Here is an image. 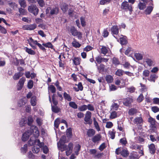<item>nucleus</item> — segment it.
<instances>
[{"label": "nucleus", "mask_w": 159, "mask_h": 159, "mask_svg": "<svg viewBox=\"0 0 159 159\" xmlns=\"http://www.w3.org/2000/svg\"><path fill=\"white\" fill-rule=\"evenodd\" d=\"M39 135V130H28L23 134L22 139L23 141H25L27 140L30 137V139L28 141V143L30 145H34L35 142H36L39 146H41L43 145V143H41L39 139H37Z\"/></svg>", "instance_id": "f257e3e1"}, {"label": "nucleus", "mask_w": 159, "mask_h": 159, "mask_svg": "<svg viewBox=\"0 0 159 159\" xmlns=\"http://www.w3.org/2000/svg\"><path fill=\"white\" fill-rule=\"evenodd\" d=\"M55 133L57 138L60 136H61L60 141L57 143V146L59 150L61 151L66 150V154L69 156L72 152L73 148V144L72 143H70L67 146L64 143L66 142V137L64 136L63 133H61L60 130H55Z\"/></svg>", "instance_id": "f03ea898"}, {"label": "nucleus", "mask_w": 159, "mask_h": 159, "mask_svg": "<svg viewBox=\"0 0 159 159\" xmlns=\"http://www.w3.org/2000/svg\"><path fill=\"white\" fill-rule=\"evenodd\" d=\"M115 153L117 155L120 154L124 157L128 156L129 154V153L126 149L121 147L117 148L116 150Z\"/></svg>", "instance_id": "7ed1b4c3"}, {"label": "nucleus", "mask_w": 159, "mask_h": 159, "mask_svg": "<svg viewBox=\"0 0 159 159\" xmlns=\"http://www.w3.org/2000/svg\"><path fill=\"white\" fill-rule=\"evenodd\" d=\"M121 8L126 11H129L130 12V14L132 11V5L131 4L129 5L128 2L127 1H124L122 3Z\"/></svg>", "instance_id": "20e7f679"}, {"label": "nucleus", "mask_w": 159, "mask_h": 159, "mask_svg": "<svg viewBox=\"0 0 159 159\" xmlns=\"http://www.w3.org/2000/svg\"><path fill=\"white\" fill-rule=\"evenodd\" d=\"M28 10L29 12L36 16L38 13L39 9L35 5L32 4L28 7Z\"/></svg>", "instance_id": "39448f33"}, {"label": "nucleus", "mask_w": 159, "mask_h": 159, "mask_svg": "<svg viewBox=\"0 0 159 159\" xmlns=\"http://www.w3.org/2000/svg\"><path fill=\"white\" fill-rule=\"evenodd\" d=\"M91 113L89 111H87L85 114V117L84 118V123L85 124H88L90 125L92 123L93 121L91 119Z\"/></svg>", "instance_id": "423d86ee"}, {"label": "nucleus", "mask_w": 159, "mask_h": 159, "mask_svg": "<svg viewBox=\"0 0 159 159\" xmlns=\"http://www.w3.org/2000/svg\"><path fill=\"white\" fill-rule=\"evenodd\" d=\"M144 62L146 63L148 66L151 67L154 65V60L150 58L144 57L143 59Z\"/></svg>", "instance_id": "0eeeda50"}, {"label": "nucleus", "mask_w": 159, "mask_h": 159, "mask_svg": "<svg viewBox=\"0 0 159 159\" xmlns=\"http://www.w3.org/2000/svg\"><path fill=\"white\" fill-rule=\"evenodd\" d=\"M111 34L118 41V38L117 37H116L114 35H117L119 33V29L116 25L113 26L111 29Z\"/></svg>", "instance_id": "6e6552de"}, {"label": "nucleus", "mask_w": 159, "mask_h": 159, "mask_svg": "<svg viewBox=\"0 0 159 159\" xmlns=\"http://www.w3.org/2000/svg\"><path fill=\"white\" fill-rule=\"evenodd\" d=\"M25 80V78L24 77H22L20 79L17 84V89L18 90H20L22 88Z\"/></svg>", "instance_id": "1a4fd4ad"}, {"label": "nucleus", "mask_w": 159, "mask_h": 159, "mask_svg": "<svg viewBox=\"0 0 159 159\" xmlns=\"http://www.w3.org/2000/svg\"><path fill=\"white\" fill-rule=\"evenodd\" d=\"M132 102V99L129 97H127L123 99V104L126 106H129Z\"/></svg>", "instance_id": "9d476101"}, {"label": "nucleus", "mask_w": 159, "mask_h": 159, "mask_svg": "<svg viewBox=\"0 0 159 159\" xmlns=\"http://www.w3.org/2000/svg\"><path fill=\"white\" fill-rule=\"evenodd\" d=\"M133 122L134 124L141 125L143 123V120L141 117H138L134 120Z\"/></svg>", "instance_id": "9b49d317"}, {"label": "nucleus", "mask_w": 159, "mask_h": 159, "mask_svg": "<svg viewBox=\"0 0 159 159\" xmlns=\"http://www.w3.org/2000/svg\"><path fill=\"white\" fill-rule=\"evenodd\" d=\"M34 121V120L33 117L31 116H29L28 117L27 124L30 126H31L30 129H34L33 128L34 127V129L36 128L35 126L32 125Z\"/></svg>", "instance_id": "f8f14e48"}, {"label": "nucleus", "mask_w": 159, "mask_h": 159, "mask_svg": "<svg viewBox=\"0 0 159 159\" xmlns=\"http://www.w3.org/2000/svg\"><path fill=\"white\" fill-rule=\"evenodd\" d=\"M89 152L90 154L94 155L95 157L96 158H99L102 155L101 153H98L96 154L97 151L95 149H90Z\"/></svg>", "instance_id": "ddd939ff"}, {"label": "nucleus", "mask_w": 159, "mask_h": 159, "mask_svg": "<svg viewBox=\"0 0 159 159\" xmlns=\"http://www.w3.org/2000/svg\"><path fill=\"white\" fill-rule=\"evenodd\" d=\"M43 143V145L41 146H39L37 144V143L36 142H35L34 144H35L36 145V146H34L32 149V150L33 152L37 153L39 152L40 151V148L43 147L44 145V143Z\"/></svg>", "instance_id": "4468645a"}, {"label": "nucleus", "mask_w": 159, "mask_h": 159, "mask_svg": "<svg viewBox=\"0 0 159 159\" xmlns=\"http://www.w3.org/2000/svg\"><path fill=\"white\" fill-rule=\"evenodd\" d=\"M72 60L73 64L75 66H77L80 64L81 59L80 57H74Z\"/></svg>", "instance_id": "2eb2a0df"}, {"label": "nucleus", "mask_w": 159, "mask_h": 159, "mask_svg": "<svg viewBox=\"0 0 159 159\" xmlns=\"http://www.w3.org/2000/svg\"><path fill=\"white\" fill-rule=\"evenodd\" d=\"M119 115V113L118 112L113 111L111 113L110 118L111 119H113L117 117Z\"/></svg>", "instance_id": "dca6fc26"}, {"label": "nucleus", "mask_w": 159, "mask_h": 159, "mask_svg": "<svg viewBox=\"0 0 159 159\" xmlns=\"http://www.w3.org/2000/svg\"><path fill=\"white\" fill-rule=\"evenodd\" d=\"M148 122L151 124V126L152 128H155L156 120L155 119L151 116L148 118Z\"/></svg>", "instance_id": "f3484780"}, {"label": "nucleus", "mask_w": 159, "mask_h": 159, "mask_svg": "<svg viewBox=\"0 0 159 159\" xmlns=\"http://www.w3.org/2000/svg\"><path fill=\"white\" fill-rule=\"evenodd\" d=\"M119 107V104L113 102L110 107L111 110L112 111H117Z\"/></svg>", "instance_id": "a211bd4d"}, {"label": "nucleus", "mask_w": 159, "mask_h": 159, "mask_svg": "<svg viewBox=\"0 0 159 159\" xmlns=\"http://www.w3.org/2000/svg\"><path fill=\"white\" fill-rule=\"evenodd\" d=\"M150 152L151 154H154L155 153L156 148L154 144L152 143L148 146Z\"/></svg>", "instance_id": "6ab92c4d"}, {"label": "nucleus", "mask_w": 159, "mask_h": 159, "mask_svg": "<svg viewBox=\"0 0 159 159\" xmlns=\"http://www.w3.org/2000/svg\"><path fill=\"white\" fill-rule=\"evenodd\" d=\"M121 36L122 37H120V39L121 44L122 45L126 44L127 43L126 37L123 35H121Z\"/></svg>", "instance_id": "aec40b11"}, {"label": "nucleus", "mask_w": 159, "mask_h": 159, "mask_svg": "<svg viewBox=\"0 0 159 159\" xmlns=\"http://www.w3.org/2000/svg\"><path fill=\"white\" fill-rule=\"evenodd\" d=\"M23 75V74L20 72H18L15 73L13 76V78L14 80H17L19 79Z\"/></svg>", "instance_id": "412c9836"}, {"label": "nucleus", "mask_w": 159, "mask_h": 159, "mask_svg": "<svg viewBox=\"0 0 159 159\" xmlns=\"http://www.w3.org/2000/svg\"><path fill=\"white\" fill-rule=\"evenodd\" d=\"M81 146L79 144L77 143L75 145L74 148V150L75 154L77 155L79 154V152L80 150Z\"/></svg>", "instance_id": "4be33fe9"}, {"label": "nucleus", "mask_w": 159, "mask_h": 159, "mask_svg": "<svg viewBox=\"0 0 159 159\" xmlns=\"http://www.w3.org/2000/svg\"><path fill=\"white\" fill-rule=\"evenodd\" d=\"M61 8L62 11L65 13L68 9V6L65 3H62L61 6Z\"/></svg>", "instance_id": "5701e85b"}, {"label": "nucleus", "mask_w": 159, "mask_h": 159, "mask_svg": "<svg viewBox=\"0 0 159 159\" xmlns=\"http://www.w3.org/2000/svg\"><path fill=\"white\" fill-rule=\"evenodd\" d=\"M59 12V8L57 7L53 8L51 9L50 14L51 15H57Z\"/></svg>", "instance_id": "b1692460"}, {"label": "nucleus", "mask_w": 159, "mask_h": 159, "mask_svg": "<svg viewBox=\"0 0 159 159\" xmlns=\"http://www.w3.org/2000/svg\"><path fill=\"white\" fill-rule=\"evenodd\" d=\"M129 158L130 159H138L137 153L134 152H131L130 154Z\"/></svg>", "instance_id": "393cba45"}, {"label": "nucleus", "mask_w": 159, "mask_h": 159, "mask_svg": "<svg viewBox=\"0 0 159 159\" xmlns=\"http://www.w3.org/2000/svg\"><path fill=\"white\" fill-rule=\"evenodd\" d=\"M147 2L143 1L140 2L138 5L139 8L140 10H143L146 7Z\"/></svg>", "instance_id": "a878e982"}, {"label": "nucleus", "mask_w": 159, "mask_h": 159, "mask_svg": "<svg viewBox=\"0 0 159 159\" xmlns=\"http://www.w3.org/2000/svg\"><path fill=\"white\" fill-rule=\"evenodd\" d=\"M70 30L72 35L74 36H76V34L78 32L75 28L74 26L71 27Z\"/></svg>", "instance_id": "bb28decb"}, {"label": "nucleus", "mask_w": 159, "mask_h": 159, "mask_svg": "<svg viewBox=\"0 0 159 159\" xmlns=\"http://www.w3.org/2000/svg\"><path fill=\"white\" fill-rule=\"evenodd\" d=\"M153 7L152 6L148 7L145 10V13L146 14H150L152 11Z\"/></svg>", "instance_id": "cd10ccee"}, {"label": "nucleus", "mask_w": 159, "mask_h": 159, "mask_svg": "<svg viewBox=\"0 0 159 159\" xmlns=\"http://www.w3.org/2000/svg\"><path fill=\"white\" fill-rule=\"evenodd\" d=\"M102 48H101V53L105 55L107 53L109 48L104 46H101Z\"/></svg>", "instance_id": "c85d7f7f"}, {"label": "nucleus", "mask_w": 159, "mask_h": 159, "mask_svg": "<svg viewBox=\"0 0 159 159\" xmlns=\"http://www.w3.org/2000/svg\"><path fill=\"white\" fill-rule=\"evenodd\" d=\"M72 44L73 47L75 48H79L81 46V44L76 41L75 39H74V41L72 42Z\"/></svg>", "instance_id": "c756f323"}, {"label": "nucleus", "mask_w": 159, "mask_h": 159, "mask_svg": "<svg viewBox=\"0 0 159 159\" xmlns=\"http://www.w3.org/2000/svg\"><path fill=\"white\" fill-rule=\"evenodd\" d=\"M27 122V119L24 117L21 119L20 122V125L21 126H24Z\"/></svg>", "instance_id": "7c9ffc66"}, {"label": "nucleus", "mask_w": 159, "mask_h": 159, "mask_svg": "<svg viewBox=\"0 0 159 159\" xmlns=\"http://www.w3.org/2000/svg\"><path fill=\"white\" fill-rule=\"evenodd\" d=\"M21 152L23 154H25L27 150V145L25 144L20 149Z\"/></svg>", "instance_id": "2f4dec72"}, {"label": "nucleus", "mask_w": 159, "mask_h": 159, "mask_svg": "<svg viewBox=\"0 0 159 159\" xmlns=\"http://www.w3.org/2000/svg\"><path fill=\"white\" fill-rule=\"evenodd\" d=\"M105 79L106 81L108 83H112L113 80V79L112 76L110 75H107Z\"/></svg>", "instance_id": "473e14b6"}, {"label": "nucleus", "mask_w": 159, "mask_h": 159, "mask_svg": "<svg viewBox=\"0 0 159 159\" xmlns=\"http://www.w3.org/2000/svg\"><path fill=\"white\" fill-rule=\"evenodd\" d=\"M157 77L158 76L156 75L152 74L151 75L148 80L150 81H152L154 82L155 80L157 78Z\"/></svg>", "instance_id": "72a5a7b5"}, {"label": "nucleus", "mask_w": 159, "mask_h": 159, "mask_svg": "<svg viewBox=\"0 0 159 159\" xmlns=\"http://www.w3.org/2000/svg\"><path fill=\"white\" fill-rule=\"evenodd\" d=\"M63 97L65 99L68 101H70L71 100V98L69 94L65 92L63 93Z\"/></svg>", "instance_id": "f704fd0d"}, {"label": "nucleus", "mask_w": 159, "mask_h": 159, "mask_svg": "<svg viewBox=\"0 0 159 159\" xmlns=\"http://www.w3.org/2000/svg\"><path fill=\"white\" fill-rule=\"evenodd\" d=\"M101 137L99 135H97L94 136L92 139V141L94 143H96L99 141Z\"/></svg>", "instance_id": "c9c22d12"}, {"label": "nucleus", "mask_w": 159, "mask_h": 159, "mask_svg": "<svg viewBox=\"0 0 159 159\" xmlns=\"http://www.w3.org/2000/svg\"><path fill=\"white\" fill-rule=\"evenodd\" d=\"M25 50L26 52L30 54L34 55L35 54V52L34 51L32 50L30 48H29L27 47H25Z\"/></svg>", "instance_id": "e433bc0d"}, {"label": "nucleus", "mask_w": 159, "mask_h": 159, "mask_svg": "<svg viewBox=\"0 0 159 159\" xmlns=\"http://www.w3.org/2000/svg\"><path fill=\"white\" fill-rule=\"evenodd\" d=\"M96 65L97 66L99 72H101L104 71L105 68V66L104 65L101 64L99 66H98L96 64Z\"/></svg>", "instance_id": "4c0bfd02"}, {"label": "nucleus", "mask_w": 159, "mask_h": 159, "mask_svg": "<svg viewBox=\"0 0 159 159\" xmlns=\"http://www.w3.org/2000/svg\"><path fill=\"white\" fill-rule=\"evenodd\" d=\"M134 56L136 59L138 60H140L143 58V55L142 54L140 53H135L134 54Z\"/></svg>", "instance_id": "58836bf2"}, {"label": "nucleus", "mask_w": 159, "mask_h": 159, "mask_svg": "<svg viewBox=\"0 0 159 159\" xmlns=\"http://www.w3.org/2000/svg\"><path fill=\"white\" fill-rule=\"evenodd\" d=\"M124 71L121 69H118L115 72V74L119 76H122L124 73Z\"/></svg>", "instance_id": "ea45409f"}, {"label": "nucleus", "mask_w": 159, "mask_h": 159, "mask_svg": "<svg viewBox=\"0 0 159 159\" xmlns=\"http://www.w3.org/2000/svg\"><path fill=\"white\" fill-rule=\"evenodd\" d=\"M42 45L46 48H49L51 49H53V46L50 42L43 43Z\"/></svg>", "instance_id": "a19ab883"}, {"label": "nucleus", "mask_w": 159, "mask_h": 159, "mask_svg": "<svg viewBox=\"0 0 159 159\" xmlns=\"http://www.w3.org/2000/svg\"><path fill=\"white\" fill-rule=\"evenodd\" d=\"M48 89L52 93H55L56 91V88L53 85H50L48 86Z\"/></svg>", "instance_id": "79ce46f5"}, {"label": "nucleus", "mask_w": 159, "mask_h": 159, "mask_svg": "<svg viewBox=\"0 0 159 159\" xmlns=\"http://www.w3.org/2000/svg\"><path fill=\"white\" fill-rule=\"evenodd\" d=\"M27 41H28V43L31 47H32V46H34L32 44V43L35 44L34 42L37 41V40H34L31 38H30L29 39H27Z\"/></svg>", "instance_id": "37998d69"}, {"label": "nucleus", "mask_w": 159, "mask_h": 159, "mask_svg": "<svg viewBox=\"0 0 159 159\" xmlns=\"http://www.w3.org/2000/svg\"><path fill=\"white\" fill-rule=\"evenodd\" d=\"M31 104L33 106H35L36 104V99L35 97H33L31 98L30 101Z\"/></svg>", "instance_id": "c03bdc74"}, {"label": "nucleus", "mask_w": 159, "mask_h": 159, "mask_svg": "<svg viewBox=\"0 0 159 159\" xmlns=\"http://www.w3.org/2000/svg\"><path fill=\"white\" fill-rule=\"evenodd\" d=\"M112 63L115 65H117L120 64V61L118 58L116 57H114L112 59Z\"/></svg>", "instance_id": "a18cd8bd"}, {"label": "nucleus", "mask_w": 159, "mask_h": 159, "mask_svg": "<svg viewBox=\"0 0 159 159\" xmlns=\"http://www.w3.org/2000/svg\"><path fill=\"white\" fill-rule=\"evenodd\" d=\"M137 110L134 108H131L129 111V114L130 115H133L137 112Z\"/></svg>", "instance_id": "49530a36"}, {"label": "nucleus", "mask_w": 159, "mask_h": 159, "mask_svg": "<svg viewBox=\"0 0 159 159\" xmlns=\"http://www.w3.org/2000/svg\"><path fill=\"white\" fill-rule=\"evenodd\" d=\"M87 109V105H84L81 106L79 107L78 109L79 111H83L86 110Z\"/></svg>", "instance_id": "de8ad7c7"}, {"label": "nucleus", "mask_w": 159, "mask_h": 159, "mask_svg": "<svg viewBox=\"0 0 159 159\" xmlns=\"http://www.w3.org/2000/svg\"><path fill=\"white\" fill-rule=\"evenodd\" d=\"M69 105L74 109H77V105L74 102H70L69 103Z\"/></svg>", "instance_id": "09e8293b"}, {"label": "nucleus", "mask_w": 159, "mask_h": 159, "mask_svg": "<svg viewBox=\"0 0 159 159\" xmlns=\"http://www.w3.org/2000/svg\"><path fill=\"white\" fill-rule=\"evenodd\" d=\"M19 2L21 7L25 8L26 6V4L24 0H19Z\"/></svg>", "instance_id": "8fccbe9b"}, {"label": "nucleus", "mask_w": 159, "mask_h": 159, "mask_svg": "<svg viewBox=\"0 0 159 159\" xmlns=\"http://www.w3.org/2000/svg\"><path fill=\"white\" fill-rule=\"evenodd\" d=\"M60 108L58 107L57 106H52V111L55 112L57 113L60 111Z\"/></svg>", "instance_id": "3c124183"}, {"label": "nucleus", "mask_w": 159, "mask_h": 159, "mask_svg": "<svg viewBox=\"0 0 159 159\" xmlns=\"http://www.w3.org/2000/svg\"><path fill=\"white\" fill-rule=\"evenodd\" d=\"M95 134L94 130H88L87 134L88 136L91 137L94 135Z\"/></svg>", "instance_id": "603ef678"}, {"label": "nucleus", "mask_w": 159, "mask_h": 159, "mask_svg": "<svg viewBox=\"0 0 159 159\" xmlns=\"http://www.w3.org/2000/svg\"><path fill=\"white\" fill-rule=\"evenodd\" d=\"M120 143L122 145H125L127 143V141L125 138H123L120 139Z\"/></svg>", "instance_id": "864d4df0"}, {"label": "nucleus", "mask_w": 159, "mask_h": 159, "mask_svg": "<svg viewBox=\"0 0 159 159\" xmlns=\"http://www.w3.org/2000/svg\"><path fill=\"white\" fill-rule=\"evenodd\" d=\"M12 62L15 66H18L19 64V61L17 58L16 57L13 58L12 61Z\"/></svg>", "instance_id": "5fc2aeb1"}, {"label": "nucleus", "mask_w": 159, "mask_h": 159, "mask_svg": "<svg viewBox=\"0 0 159 159\" xmlns=\"http://www.w3.org/2000/svg\"><path fill=\"white\" fill-rule=\"evenodd\" d=\"M36 1L38 2L40 7H43L44 6L45 3L43 0H36Z\"/></svg>", "instance_id": "6e6d98bb"}, {"label": "nucleus", "mask_w": 159, "mask_h": 159, "mask_svg": "<svg viewBox=\"0 0 159 159\" xmlns=\"http://www.w3.org/2000/svg\"><path fill=\"white\" fill-rule=\"evenodd\" d=\"M8 4L10 7L12 8H14L17 6V5L15 2L11 1L8 2Z\"/></svg>", "instance_id": "4d7b16f0"}, {"label": "nucleus", "mask_w": 159, "mask_h": 159, "mask_svg": "<svg viewBox=\"0 0 159 159\" xmlns=\"http://www.w3.org/2000/svg\"><path fill=\"white\" fill-rule=\"evenodd\" d=\"M144 99V97L142 94H141L137 98L138 102H140Z\"/></svg>", "instance_id": "13d9d810"}, {"label": "nucleus", "mask_w": 159, "mask_h": 159, "mask_svg": "<svg viewBox=\"0 0 159 159\" xmlns=\"http://www.w3.org/2000/svg\"><path fill=\"white\" fill-rule=\"evenodd\" d=\"M34 43H35V44L37 45L39 48L41 49V50L44 51L45 50V48L42 46V45L40 44L39 43H38L37 41H35L34 42Z\"/></svg>", "instance_id": "bf43d9fd"}, {"label": "nucleus", "mask_w": 159, "mask_h": 159, "mask_svg": "<svg viewBox=\"0 0 159 159\" xmlns=\"http://www.w3.org/2000/svg\"><path fill=\"white\" fill-rule=\"evenodd\" d=\"M140 85L141 87V90L142 92L146 91H147V88L146 86L144 85L142 83H140Z\"/></svg>", "instance_id": "052dcab7"}, {"label": "nucleus", "mask_w": 159, "mask_h": 159, "mask_svg": "<svg viewBox=\"0 0 159 159\" xmlns=\"http://www.w3.org/2000/svg\"><path fill=\"white\" fill-rule=\"evenodd\" d=\"M109 133L110 138L112 139H114L115 137V132L113 130H110Z\"/></svg>", "instance_id": "680f3d73"}, {"label": "nucleus", "mask_w": 159, "mask_h": 159, "mask_svg": "<svg viewBox=\"0 0 159 159\" xmlns=\"http://www.w3.org/2000/svg\"><path fill=\"white\" fill-rule=\"evenodd\" d=\"M36 25L35 24L29 25V30H33L36 28Z\"/></svg>", "instance_id": "e2e57ef3"}, {"label": "nucleus", "mask_w": 159, "mask_h": 159, "mask_svg": "<svg viewBox=\"0 0 159 159\" xmlns=\"http://www.w3.org/2000/svg\"><path fill=\"white\" fill-rule=\"evenodd\" d=\"M109 88L110 90L114 91L117 89V88L114 84H111L109 85Z\"/></svg>", "instance_id": "0e129e2a"}, {"label": "nucleus", "mask_w": 159, "mask_h": 159, "mask_svg": "<svg viewBox=\"0 0 159 159\" xmlns=\"http://www.w3.org/2000/svg\"><path fill=\"white\" fill-rule=\"evenodd\" d=\"M106 147V144L105 143H102L99 147L98 149L101 151H102Z\"/></svg>", "instance_id": "69168bd1"}, {"label": "nucleus", "mask_w": 159, "mask_h": 159, "mask_svg": "<svg viewBox=\"0 0 159 159\" xmlns=\"http://www.w3.org/2000/svg\"><path fill=\"white\" fill-rule=\"evenodd\" d=\"M152 111L154 113L159 111V108L156 106L152 107L151 108Z\"/></svg>", "instance_id": "338daca9"}, {"label": "nucleus", "mask_w": 159, "mask_h": 159, "mask_svg": "<svg viewBox=\"0 0 159 159\" xmlns=\"http://www.w3.org/2000/svg\"><path fill=\"white\" fill-rule=\"evenodd\" d=\"M28 87L30 89H31L33 86V82L32 80H30L28 83Z\"/></svg>", "instance_id": "774afa93"}]
</instances>
